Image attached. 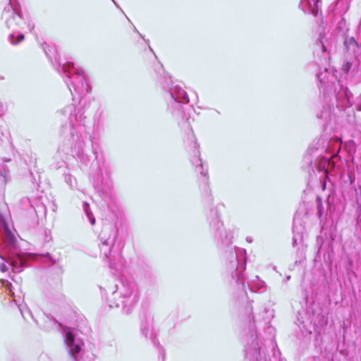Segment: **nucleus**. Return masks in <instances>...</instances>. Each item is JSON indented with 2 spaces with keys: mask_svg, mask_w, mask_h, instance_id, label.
<instances>
[{
  "mask_svg": "<svg viewBox=\"0 0 361 361\" xmlns=\"http://www.w3.org/2000/svg\"><path fill=\"white\" fill-rule=\"evenodd\" d=\"M61 121H65L60 128L59 134L63 140L67 154L77 162L78 166L86 170L90 166V180L103 205L111 208L114 204L113 181L109 168L105 165L102 155L99 157L97 149L94 147L90 139V147H87L81 131L85 129L86 117L84 110L76 109L73 104H68L58 111Z\"/></svg>",
  "mask_w": 361,
  "mask_h": 361,
  "instance_id": "f257e3e1",
  "label": "nucleus"
},
{
  "mask_svg": "<svg viewBox=\"0 0 361 361\" xmlns=\"http://www.w3.org/2000/svg\"><path fill=\"white\" fill-rule=\"evenodd\" d=\"M8 5L9 8L7 11L5 10L2 13V18H6V26L12 31L23 29V26L27 23L20 4L9 0Z\"/></svg>",
  "mask_w": 361,
  "mask_h": 361,
  "instance_id": "ddd939ff",
  "label": "nucleus"
},
{
  "mask_svg": "<svg viewBox=\"0 0 361 361\" xmlns=\"http://www.w3.org/2000/svg\"><path fill=\"white\" fill-rule=\"evenodd\" d=\"M111 1L114 2V4H115V6H116L117 8H119L118 4H117V3L115 1V0H111Z\"/></svg>",
  "mask_w": 361,
  "mask_h": 361,
  "instance_id": "4c0bfd02",
  "label": "nucleus"
},
{
  "mask_svg": "<svg viewBox=\"0 0 361 361\" xmlns=\"http://www.w3.org/2000/svg\"><path fill=\"white\" fill-rule=\"evenodd\" d=\"M152 322L153 317L150 314L145 312L144 314V319L141 321L140 332L146 339L149 340L152 344L158 348L159 355L161 356L162 360L164 361L166 352L152 331Z\"/></svg>",
  "mask_w": 361,
  "mask_h": 361,
  "instance_id": "4468645a",
  "label": "nucleus"
},
{
  "mask_svg": "<svg viewBox=\"0 0 361 361\" xmlns=\"http://www.w3.org/2000/svg\"><path fill=\"white\" fill-rule=\"evenodd\" d=\"M351 0H338L332 10L336 9L337 12L343 16L350 8Z\"/></svg>",
  "mask_w": 361,
  "mask_h": 361,
  "instance_id": "aec40b11",
  "label": "nucleus"
},
{
  "mask_svg": "<svg viewBox=\"0 0 361 361\" xmlns=\"http://www.w3.org/2000/svg\"><path fill=\"white\" fill-rule=\"evenodd\" d=\"M64 180L71 189L76 188V178L70 173H64Z\"/></svg>",
  "mask_w": 361,
  "mask_h": 361,
  "instance_id": "393cba45",
  "label": "nucleus"
},
{
  "mask_svg": "<svg viewBox=\"0 0 361 361\" xmlns=\"http://www.w3.org/2000/svg\"><path fill=\"white\" fill-rule=\"evenodd\" d=\"M101 289L102 296L111 293L110 296H106V302L109 307H119L121 306L122 312L125 314L132 313L133 309L137 304L140 299V293L136 284L121 276L115 280L113 286H109L107 288Z\"/></svg>",
  "mask_w": 361,
  "mask_h": 361,
  "instance_id": "0eeeda50",
  "label": "nucleus"
},
{
  "mask_svg": "<svg viewBox=\"0 0 361 361\" xmlns=\"http://www.w3.org/2000/svg\"><path fill=\"white\" fill-rule=\"evenodd\" d=\"M334 195L333 194V191L330 190L329 194L326 198V214H329L331 215L335 210V207L334 205ZM316 207H317V214L322 221L324 219V216L325 214V207L323 204L322 198L320 195H317L316 197Z\"/></svg>",
  "mask_w": 361,
  "mask_h": 361,
  "instance_id": "f3484780",
  "label": "nucleus"
},
{
  "mask_svg": "<svg viewBox=\"0 0 361 361\" xmlns=\"http://www.w3.org/2000/svg\"><path fill=\"white\" fill-rule=\"evenodd\" d=\"M336 30L341 32H343V36L346 35L345 32L348 31L346 20L343 16H340V19L336 24Z\"/></svg>",
  "mask_w": 361,
  "mask_h": 361,
  "instance_id": "b1692460",
  "label": "nucleus"
},
{
  "mask_svg": "<svg viewBox=\"0 0 361 361\" xmlns=\"http://www.w3.org/2000/svg\"><path fill=\"white\" fill-rule=\"evenodd\" d=\"M293 238L292 245L293 247L298 246L296 251V259L295 264L301 263L305 259V252L307 245L304 244V233H305V224L303 221L297 217L296 216L293 218Z\"/></svg>",
  "mask_w": 361,
  "mask_h": 361,
  "instance_id": "f8f14e48",
  "label": "nucleus"
},
{
  "mask_svg": "<svg viewBox=\"0 0 361 361\" xmlns=\"http://www.w3.org/2000/svg\"><path fill=\"white\" fill-rule=\"evenodd\" d=\"M278 353L279 354V360L278 361H287L286 360V358H283V357H281V352L279 351V350L278 349Z\"/></svg>",
  "mask_w": 361,
  "mask_h": 361,
  "instance_id": "c9c22d12",
  "label": "nucleus"
},
{
  "mask_svg": "<svg viewBox=\"0 0 361 361\" xmlns=\"http://www.w3.org/2000/svg\"><path fill=\"white\" fill-rule=\"evenodd\" d=\"M337 235V227L336 225L331 224L329 226L324 225L322 227L321 235L317 237L316 246L317 254L319 255L324 247L325 250L324 257L326 255L330 258L334 255V243Z\"/></svg>",
  "mask_w": 361,
  "mask_h": 361,
  "instance_id": "9b49d317",
  "label": "nucleus"
},
{
  "mask_svg": "<svg viewBox=\"0 0 361 361\" xmlns=\"http://www.w3.org/2000/svg\"><path fill=\"white\" fill-rule=\"evenodd\" d=\"M30 177L32 178V182L39 186L40 180L39 172L37 170H30Z\"/></svg>",
  "mask_w": 361,
  "mask_h": 361,
  "instance_id": "bb28decb",
  "label": "nucleus"
},
{
  "mask_svg": "<svg viewBox=\"0 0 361 361\" xmlns=\"http://www.w3.org/2000/svg\"><path fill=\"white\" fill-rule=\"evenodd\" d=\"M134 30L137 32L139 34V35L144 39V41L147 44H149V39H146L144 38V37L137 31V30L136 29L135 27H134Z\"/></svg>",
  "mask_w": 361,
  "mask_h": 361,
  "instance_id": "72a5a7b5",
  "label": "nucleus"
},
{
  "mask_svg": "<svg viewBox=\"0 0 361 361\" xmlns=\"http://www.w3.org/2000/svg\"><path fill=\"white\" fill-rule=\"evenodd\" d=\"M3 242L6 259L1 252L0 258L8 262L13 272H22L27 266L29 254L20 249L16 235L8 228L6 229Z\"/></svg>",
  "mask_w": 361,
  "mask_h": 361,
  "instance_id": "9d476101",
  "label": "nucleus"
},
{
  "mask_svg": "<svg viewBox=\"0 0 361 361\" xmlns=\"http://www.w3.org/2000/svg\"><path fill=\"white\" fill-rule=\"evenodd\" d=\"M19 310L21 312V314H22V317L25 319H27V317H30L32 319H34L33 318V316L32 314V312L31 311L25 307V310H23L20 306L19 307Z\"/></svg>",
  "mask_w": 361,
  "mask_h": 361,
  "instance_id": "cd10ccee",
  "label": "nucleus"
},
{
  "mask_svg": "<svg viewBox=\"0 0 361 361\" xmlns=\"http://www.w3.org/2000/svg\"><path fill=\"white\" fill-rule=\"evenodd\" d=\"M341 145L329 157L322 155L325 152L329 153V147L323 146L320 147V139H314L308 147L302 161L301 168L308 173L307 186L312 187L317 185L322 191L326 189L327 181H330L331 171L336 167V164L331 160L332 157L336 158L339 155Z\"/></svg>",
  "mask_w": 361,
  "mask_h": 361,
  "instance_id": "7ed1b4c3",
  "label": "nucleus"
},
{
  "mask_svg": "<svg viewBox=\"0 0 361 361\" xmlns=\"http://www.w3.org/2000/svg\"><path fill=\"white\" fill-rule=\"evenodd\" d=\"M20 206L22 208V209L27 211L30 214L36 213L35 209L32 206L30 198H28L27 197H24L20 200Z\"/></svg>",
  "mask_w": 361,
  "mask_h": 361,
  "instance_id": "4be33fe9",
  "label": "nucleus"
},
{
  "mask_svg": "<svg viewBox=\"0 0 361 361\" xmlns=\"http://www.w3.org/2000/svg\"><path fill=\"white\" fill-rule=\"evenodd\" d=\"M156 72L160 75L159 82L163 90L166 92L164 97L168 103V111L176 119L181 118L185 123H188L189 116L184 109V105L190 102L187 92L180 86L173 85L171 76L165 73L161 64Z\"/></svg>",
  "mask_w": 361,
  "mask_h": 361,
  "instance_id": "6e6552de",
  "label": "nucleus"
},
{
  "mask_svg": "<svg viewBox=\"0 0 361 361\" xmlns=\"http://www.w3.org/2000/svg\"><path fill=\"white\" fill-rule=\"evenodd\" d=\"M25 39V35L19 30H14L8 35V40L13 45H18Z\"/></svg>",
  "mask_w": 361,
  "mask_h": 361,
  "instance_id": "412c9836",
  "label": "nucleus"
},
{
  "mask_svg": "<svg viewBox=\"0 0 361 361\" xmlns=\"http://www.w3.org/2000/svg\"><path fill=\"white\" fill-rule=\"evenodd\" d=\"M348 263H349V264H350V266H353V259H350H350H348Z\"/></svg>",
  "mask_w": 361,
  "mask_h": 361,
  "instance_id": "e433bc0d",
  "label": "nucleus"
},
{
  "mask_svg": "<svg viewBox=\"0 0 361 361\" xmlns=\"http://www.w3.org/2000/svg\"><path fill=\"white\" fill-rule=\"evenodd\" d=\"M44 261L48 263L49 265H54L56 263V260L52 257L50 253L47 252L44 255Z\"/></svg>",
  "mask_w": 361,
  "mask_h": 361,
  "instance_id": "c85d7f7f",
  "label": "nucleus"
},
{
  "mask_svg": "<svg viewBox=\"0 0 361 361\" xmlns=\"http://www.w3.org/2000/svg\"><path fill=\"white\" fill-rule=\"evenodd\" d=\"M321 0H300L299 8L305 13L312 14L314 16L322 14Z\"/></svg>",
  "mask_w": 361,
  "mask_h": 361,
  "instance_id": "a211bd4d",
  "label": "nucleus"
},
{
  "mask_svg": "<svg viewBox=\"0 0 361 361\" xmlns=\"http://www.w3.org/2000/svg\"><path fill=\"white\" fill-rule=\"evenodd\" d=\"M50 233H51V232H50V231H49V230L46 229V230L44 231V234H45V240H46V241H47V242H48V241H49V240L51 239V235H50Z\"/></svg>",
  "mask_w": 361,
  "mask_h": 361,
  "instance_id": "7c9ffc66",
  "label": "nucleus"
},
{
  "mask_svg": "<svg viewBox=\"0 0 361 361\" xmlns=\"http://www.w3.org/2000/svg\"><path fill=\"white\" fill-rule=\"evenodd\" d=\"M118 229L116 224L107 220L103 221L98 235L100 256L114 275L121 274L124 269V259L121 255V247L118 243Z\"/></svg>",
  "mask_w": 361,
  "mask_h": 361,
  "instance_id": "39448f33",
  "label": "nucleus"
},
{
  "mask_svg": "<svg viewBox=\"0 0 361 361\" xmlns=\"http://www.w3.org/2000/svg\"><path fill=\"white\" fill-rule=\"evenodd\" d=\"M42 329L46 331H61L68 355L73 360L77 361L78 355L82 350L84 342L78 336L74 329L63 326L56 318L47 314H44Z\"/></svg>",
  "mask_w": 361,
  "mask_h": 361,
  "instance_id": "1a4fd4ad",
  "label": "nucleus"
},
{
  "mask_svg": "<svg viewBox=\"0 0 361 361\" xmlns=\"http://www.w3.org/2000/svg\"><path fill=\"white\" fill-rule=\"evenodd\" d=\"M27 28H28L29 31H30V32H32L33 31L34 28H35V24H34V23H30V22H28V23H27Z\"/></svg>",
  "mask_w": 361,
  "mask_h": 361,
  "instance_id": "2f4dec72",
  "label": "nucleus"
},
{
  "mask_svg": "<svg viewBox=\"0 0 361 361\" xmlns=\"http://www.w3.org/2000/svg\"><path fill=\"white\" fill-rule=\"evenodd\" d=\"M286 279H287V280H289L290 279V276H287Z\"/></svg>",
  "mask_w": 361,
  "mask_h": 361,
  "instance_id": "a19ab883",
  "label": "nucleus"
},
{
  "mask_svg": "<svg viewBox=\"0 0 361 361\" xmlns=\"http://www.w3.org/2000/svg\"><path fill=\"white\" fill-rule=\"evenodd\" d=\"M342 73L351 78L355 83H361V59L355 60V63L350 59L343 61L341 67Z\"/></svg>",
  "mask_w": 361,
  "mask_h": 361,
  "instance_id": "2eb2a0df",
  "label": "nucleus"
},
{
  "mask_svg": "<svg viewBox=\"0 0 361 361\" xmlns=\"http://www.w3.org/2000/svg\"><path fill=\"white\" fill-rule=\"evenodd\" d=\"M322 320V324H327V319L324 317V316L321 317Z\"/></svg>",
  "mask_w": 361,
  "mask_h": 361,
  "instance_id": "f704fd0d",
  "label": "nucleus"
},
{
  "mask_svg": "<svg viewBox=\"0 0 361 361\" xmlns=\"http://www.w3.org/2000/svg\"><path fill=\"white\" fill-rule=\"evenodd\" d=\"M0 219H1V220H2V221H4V217H3V216H2V215H1V214H0Z\"/></svg>",
  "mask_w": 361,
  "mask_h": 361,
  "instance_id": "58836bf2",
  "label": "nucleus"
},
{
  "mask_svg": "<svg viewBox=\"0 0 361 361\" xmlns=\"http://www.w3.org/2000/svg\"><path fill=\"white\" fill-rule=\"evenodd\" d=\"M355 109L358 111H361V96L359 102L355 104Z\"/></svg>",
  "mask_w": 361,
  "mask_h": 361,
  "instance_id": "473e14b6",
  "label": "nucleus"
},
{
  "mask_svg": "<svg viewBox=\"0 0 361 361\" xmlns=\"http://www.w3.org/2000/svg\"><path fill=\"white\" fill-rule=\"evenodd\" d=\"M82 209L90 224L94 225L96 223V219L90 209V204L87 202H82Z\"/></svg>",
  "mask_w": 361,
  "mask_h": 361,
  "instance_id": "5701e85b",
  "label": "nucleus"
},
{
  "mask_svg": "<svg viewBox=\"0 0 361 361\" xmlns=\"http://www.w3.org/2000/svg\"><path fill=\"white\" fill-rule=\"evenodd\" d=\"M59 274H58V276L54 279V281L53 284H51V282L49 281V284L50 286H51L53 287V288L55 289V290L60 289V288L61 286V281H62L61 280V274H62L61 268H59Z\"/></svg>",
  "mask_w": 361,
  "mask_h": 361,
  "instance_id": "a878e982",
  "label": "nucleus"
},
{
  "mask_svg": "<svg viewBox=\"0 0 361 361\" xmlns=\"http://www.w3.org/2000/svg\"><path fill=\"white\" fill-rule=\"evenodd\" d=\"M313 54L315 63L319 66L317 78L324 102L323 109L317 117L323 128L326 129L333 121H336V109L345 114L348 107L353 105V94L329 68L328 40L322 33H319L314 43Z\"/></svg>",
  "mask_w": 361,
  "mask_h": 361,
  "instance_id": "f03ea898",
  "label": "nucleus"
},
{
  "mask_svg": "<svg viewBox=\"0 0 361 361\" xmlns=\"http://www.w3.org/2000/svg\"><path fill=\"white\" fill-rule=\"evenodd\" d=\"M343 45L347 57L353 58L354 60L359 59L361 56V43L355 37L345 35Z\"/></svg>",
  "mask_w": 361,
  "mask_h": 361,
  "instance_id": "dca6fc26",
  "label": "nucleus"
},
{
  "mask_svg": "<svg viewBox=\"0 0 361 361\" xmlns=\"http://www.w3.org/2000/svg\"><path fill=\"white\" fill-rule=\"evenodd\" d=\"M239 303L246 302L245 313L242 318L243 322L247 328L245 331V359L247 361H271L262 349L261 341L255 327V317L253 314V300H249L248 296H235Z\"/></svg>",
  "mask_w": 361,
  "mask_h": 361,
  "instance_id": "423d86ee",
  "label": "nucleus"
},
{
  "mask_svg": "<svg viewBox=\"0 0 361 361\" xmlns=\"http://www.w3.org/2000/svg\"><path fill=\"white\" fill-rule=\"evenodd\" d=\"M8 269V267L5 262H2L0 264V271L4 273L6 272Z\"/></svg>",
  "mask_w": 361,
  "mask_h": 361,
  "instance_id": "c756f323",
  "label": "nucleus"
},
{
  "mask_svg": "<svg viewBox=\"0 0 361 361\" xmlns=\"http://www.w3.org/2000/svg\"><path fill=\"white\" fill-rule=\"evenodd\" d=\"M149 50H150L151 51H152V52H153V49L151 48V47H150L149 45Z\"/></svg>",
  "mask_w": 361,
  "mask_h": 361,
  "instance_id": "ea45409f",
  "label": "nucleus"
},
{
  "mask_svg": "<svg viewBox=\"0 0 361 361\" xmlns=\"http://www.w3.org/2000/svg\"><path fill=\"white\" fill-rule=\"evenodd\" d=\"M351 106H352L348 107L346 111V121L350 126L353 127L355 130L353 136L355 137H358L361 135V121L357 118L354 109L351 108Z\"/></svg>",
  "mask_w": 361,
  "mask_h": 361,
  "instance_id": "6ab92c4d",
  "label": "nucleus"
},
{
  "mask_svg": "<svg viewBox=\"0 0 361 361\" xmlns=\"http://www.w3.org/2000/svg\"><path fill=\"white\" fill-rule=\"evenodd\" d=\"M357 138L361 140V135H360V136H359Z\"/></svg>",
  "mask_w": 361,
  "mask_h": 361,
  "instance_id": "79ce46f5",
  "label": "nucleus"
},
{
  "mask_svg": "<svg viewBox=\"0 0 361 361\" xmlns=\"http://www.w3.org/2000/svg\"><path fill=\"white\" fill-rule=\"evenodd\" d=\"M46 56L57 72L63 77L72 97L75 101V95L80 99L91 92V86L87 82V78L82 68L75 66L66 59H61L56 46L51 47L44 42L41 44Z\"/></svg>",
  "mask_w": 361,
  "mask_h": 361,
  "instance_id": "20e7f679",
  "label": "nucleus"
}]
</instances>
